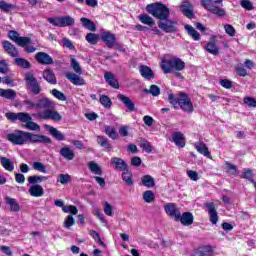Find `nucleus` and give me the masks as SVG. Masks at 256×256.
Masks as SVG:
<instances>
[{"mask_svg": "<svg viewBox=\"0 0 256 256\" xmlns=\"http://www.w3.org/2000/svg\"><path fill=\"white\" fill-rule=\"evenodd\" d=\"M225 171L232 177H239V168L231 162H225Z\"/></svg>", "mask_w": 256, "mask_h": 256, "instance_id": "473e14b6", "label": "nucleus"}, {"mask_svg": "<svg viewBox=\"0 0 256 256\" xmlns=\"http://www.w3.org/2000/svg\"><path fill=\"white\" fill-rule=\"evenodd\" d=\"M146 11L149 15H152L155 19L163 21V19H169L171 10L165 4L161 2H155L146 6Z\"/></svg>", "mask_w": 256, "mask_h": 256, "instance_id": "20e7f679", "label": "nucleus"}, {"mask_svg": "<svg viewBox=\"0 0 256 256\" xmlns=\"http://www.w3.org/2000/svg\"><path fill=\"white\" fill-rule=\"evenodd\" d=\"M37 109H44L41 113L38 114L40 119H44L45 121L51 119V121L59 122L63 119V116L59 114V112L53 110L55 109V103L53 100H50L47 97L40 98L36 102Z\"/></svg>", "mask_w": 256, "mask_h": 256, "instance_id": "f03ea898", "label": "nucleus"}, {"mask_svg": "<svg viewBox=\"0 0 256 256\" xmlns=\"http://www.w3.org/2000/svg\"><path fill=\"white\" fill-rule=\"evenodd\" d=\"M178 96H175V94L170 93L168 94V102L174 109H180L184 111V113H193L195 111V108L193 107V102H191V98L189 95L183 91H180L178 93Z\"/></svg>", "mask_w": 256, "mask_h": 256, "instance_id": "7ed1b4c3", "label": "nucleus"}, {"mask_svg": "<svg viewBox=\"0 0 256 256\" xmlns=\"http://www.w3.org/2000/svg\"><path fill=\"white\" fill-rule=\"evenodd\" d=\"M29 193L31 197H43L45 190H43V187L41 185L34 184L29 188Z\"/></svg>", "mask_w": 256, "mask_h": 256, "instance_id": "c756f323", "label": "nucleus"}, {"mask_svg": "<svg viewBox=\"0 0 256 256\" xmlns=\"http://www.w3.org/2000/svg\"><path fill=\"white\" fill-rule=\"evenodd\" d=\"M140 148L145 151V153H151L153 151V146L151 145V142L147 139H140Z\"/></svg>", "mask_w": 256, "mask_h": 256, "instance_id": "49530a36", "label": "nucleus"}, {"mask_svg": "<svg viewBox=\"0 0 256 256\" xmlns=\"http://www.w3.org/2000/svg\"><path fill=\"white\" fill-rule=\"evenodd\" d=\"M194 147L200 155H204L207 159H213V156H211V152L209 151V147H207V144L202 140L196 142Z\"/></svg>", "mask_w": 256, "mask_h": 256, "instance_id": "aec40b11", "label": "nucleus"}, {"mask_svg": "<svg viewBox=\"0 0 256 256\" xmlns=\"http://www.w3.org/2000/svg\"><path fill=\"white\" fill-rule=\"evenodd\" d=\"M142 185L144 187H147L148 189H151L155 185V179L151 175H144L141 178Z\"/></svg>", "mask_w": 256, "mask_h": 256, "instance_id": "79ce46f5", "label": "nucleus"}, {"mask_svg": "<svg viewBox=\"0 0 256 256\" xmlns=\"http://www.w3.org/2000/svg\"><path fill=\"white\" fill-rule=\"evenodd\" d=\"M99 101L104 109H111L113 107V101L107 95H101Z\"/></svg>", "mask_w": 256, "mask_h": 256, "instance_id": "a18cd8bd", "label": "nucleus"}, {"mask_svg": "<svg viewBox=\"0 0 256 256\" xmlns=\"http://www.w3.org/2000/svg\"><path fill=\"white\" fill-rule=\"evenodd\" d=\"M117 98L119 99V101H121V103H123V105L130 113H133V111H137V109L135 108V102H133L131 98L123 94H118Z\"/></svg>", "mask_w": 256, "mask_h": 256, "instance_id": "4be33fe9", "label": "nucleus"}, {"mask_svg": "<svg viewBox=\"0 0 256 256\" xmlns=\"http://www.w3.org/2000/svg\"><path fill=\"white\" fill-rule=\"evenodd\" d=\"M27 116V120L22 121V123H26L27 129H30V131H39V129H41V126L32 121L31 115L29 113H27Z\"/></svg>", "mask_w": 256, "mask_h": 256, "instance_id": "4c0bfd02", "label": "nucleus"}, {"mask_svg": "<svg viewBox=\"0 0 256 256\" xmlns=\"http://www.w3.org/2000/svg\"><path fill=\"white\" fill-rule=\"evenodd\" d=\"M42 77L50 85H57V77L51 68L45 69L42 73Z\"/></svg>", "mask_w": 256, "mask_h": 256, "instance_id": "5701e85b", "label": "nucleus"}, {"mask_svg": "<svg viewBox=\"0 0 256 256\" xmlns=\"http://www.w3.org/2000/svg\"><path fill=\"white\" fill-rule=\"evenodd\" d=\"M35 59L39 65H53V63H55L53 57L46 52H38L35 55Z\"/></svg>", "mask_w": 256, "mask_h": 256, "instance_id": "2eb2a0df", "label": "nucleus"}, {"mask_svg": "<svg viewBox=\"0 0 256 256\" xmlns=\"http://www.w3.org/2000/svg\"><path fill=\"white\" fill-rule=\"evenodd\" d=\"M88 167L91 173H94V175H103V170L99 167V164L95 163L94 161L89 162Z\"/></svg>", "mask_w": 256, "mask_h": 256, "instance_id": "8fccbe9b", "label": "nucleus"}, {"mask_svg": "<svg viewBox=\"0 0 256 256\" xmlns=\"http://www.w3.org/2000/svg\"><path fill=\"white\" fill-rule=\"evenodd\" d=\"M71 67L77 75H83V69L81 68V65H79V62L75 58H71Z\"/></svg>", "mask_w": 256, "mask_h": 256, "instance_id": "864d4df0", "label": "nucleus"}, {"mask_svg": "<svg viewBox=\"0 0 256 256\" xmlns=\"http://www.w3.org/2000/svg\"><path fill=\"white\" fill-rule=\"evenodd\" d=\"M13 9H17V6L11 3H7L5 1H0V10L3 11V13H11Z\"/></svg>", "mask_w": 256, "mask_h": 256, "instance_id": "37998d69", "label": "nucleus"}, {"mask_svg": "<svg viewBox=\"0 0 256 256\" xmlns=\"http://www.w3.org/2000/svg\"><path fill=\"white\" fill-rule=\"evenodd\" d=\"M139 21L144 25H148V27H153V25H155V20H153L148 14L140 15Z\"/></svg>", "mask_w": 256, "mask_h": 256, "instance_id": "c03bdc74", "label": "nucleus"}, {"mask_svg": "<svg viewBox=\"0 0 256 256\" xmlns=\"http://www.w3.org/2000/svg\"><path fill=\"white\" fill-rule=\"evenodd\" d=\"M104 79L106 83L112 87V89H119V80L115 77V74L111 72L104 73Z\"/></svg>", "mask_w": 256, "mask_h": 256, "instance_id": "393cba45", "label": "nucleus"}, {"mask_svg": "<svg viewBox=\"0 0 256 256\" xmlns=\"http://www.w3.org/2000/svg\"><path fill=\"white\" fill-rule=\"evenodd\" d=\"M15 64L18 67H21V69H31V62H29V60L24 58H16Z\"/></svg>", "mask_w": 256, "mask_h": 256, "instance_id": "09e8293b", "label": "nucleus"}, {"mask_svg": "<svg viewBox=\"0 0 256 256\" xmlns=\"http://www.w3.org/2000/svg\"><path fill=\"white\" fill-rule=\"evenodd\" d=\"M225 33L229 35L230 37H235V34L237 33V30H235V27L231 24L224 25Z\"/></svg>", "mask_w": 256, "mask_h": 256, "instance_id": "680f3d73", "label": "nucleus"}, {"mask_svg": "<svg viewBox=\"0 0 256 256\" xmlns=\"http://www.w3.org/2000/svg\"><path fill=\"white\" fill-rule=\"evenodd\" d=\"M193 256H213V247L207 245L199 250H196Z\"/></svg>", "mask_w": 256, "mask_h": 256, "instance_id": "f704fd0d", "label": "nucleus"}, {"mask_svg": "<svg viewBox=\"0 0 256 256\" xmlns=\"http://www.w3.org/2000/svg\"><path fill=\"white\" fill-rule=\"evenodd\" d=\"M164 211L168 217L171 219H174V221L177 220L179 215L181 214V211L177 208L176 203H167L164 205Z\"/></svg>", "mask_w": 256, "mask_h": 256, "instance_id": "f8f14e48", "label": "nucleus"}, {"mask_svg": "<svg viewBox=\"0 0 256 256\" xmlns=\"http://www.w3.org/2000/svg\"><path fill=\"white\" fill-rule=\"evenodd\" d=\"M7 140L12 145H25V143H44V145H51L53 143V140L45 135L33 134L23 130H15L14 133L7 134Z\"/></svg>", "mask_w": 256, "mask_h": 256, "instance_id": "f257e3e1", "label": "nucleus"}, {"mask_svg": "<svg viewBox=\"0 0 256 256\" xmlns=\"http://www.w3.org/2000/svg\"><path fill=\"white\" fill-rule=\"evenodd\" d=\"M16 45H18V47H23L26 53H35L37 51V48L34 46H29L31 45V37L20 36Z\"/></svg>", "mask_w": 256, "mask_h": 256, "instance_id": "9b49d317", "label": "nucleus"}, {"mask_svg": "<svg viewBox=\"0 0 256 256\" xmlns=\"http://www.w3.org/2000/svg\"><path fill=\"white\" fill-rule=\"evenodd\" d=\"M201 5L206 11L217 15V17H225V9L215 6L213 0H201Z\"/></svg>", "mask_w": 256, "mask_h": 256, "instance_id": "6e6552de", "label": "nucleus"}, {"mask_svg": "<svg viewBox=\"0 0 256 256\" xmlns=\"http://www.w3.org/2000/svg\"><path fill=\"white\" fill-rule=\"evenodd\" d=\"M57 183H61V185H67L68 183H71V175L59 174Z\"/></svg>", "mask_w": 256, "mask_h": 256, "instance_id": "6e6d98bb", "label": "nucleus"}, {"mask_svg": "<svg viewBox=\"0 0 256 256\" xmlns=\"http://www.w3.org/2000/svg\"><path fill=\"white\" fill-rule=\"evenodd\" d=\"M205 207L208 209L211 224L217 225V222L219 221V215L217 214V209H215V203L208 202L205 204Z\"/></svg>", "mask_w": 256, "mask_h": 256, "instance_id": "dca6fc26", "label": "nucleus"}, {"mask_svg": "<svg viewBox=\"0 0 256 256\" xmlns=\"http://www.w3.org/2000/svg\"><path fill=\"white\" fill-rule=\"evenodd\" d=\"M240 5L246 11H253V3L249 0H241Z\"/></svg>", "mask_w": 256, "mask_h": 256, "instance_id": "0e129e2a", "label": "nucleus"}, {"mask_svg": "<svg viewBox=\"0 0 256 256\" xmlns=\"http://www.w3.org/2000/svg\"><path fill=\"white\" fill-rule=\"evenodd\" d=\"M44 128L50 133V135H52L54 139H56V141H65V135H63L61 131L57 130V128L51 125H45Z\"/></svg>", "mask_w": 256, "mask_h": 256, "instance_id": "a878e982", "label": "nucleus"}, {"mask_svg": "<svg viewBox=\"0 0 256 256\" xmlns=\"http://www.w3.org/2000/svg\"><path fill=\"white\" fill-rule=\"evenodd\" d=\"M6 205H9L10 211H13L14 213H19L21 211V206L17 203V200L15 198H11L7 196L5 198Z\"/></svg>", "mask_w": 256, "mask_h": 256, "instance_id": "7c9ffc66", "label": "nucleus"}, {"mask_svg": "<svg viewBox=\"0 0 256 256\" xmlns=\"http://www.w3.org/2000/svg\"><path fill=\"white\" fill-rule=\"evenodd\" d=\"M60 155L66 161H73L75 159V151L71 150L69 146H64L60 149Z\"/></svg>", "mask_w": 256, "mask_h": 256, "instance_id": "cd10ccee", "label": "nucleus"}, {"mask_svg": "<svg viewBox=\"0 0 256 256\" xmlns=\"http://www.w3.org/2000/svg\"><path fill=\"white\" fill-rule=\"evenodd\" d=\"M32 167L34 171H39V173H47V167L41 162H34Z\"/></svg>", "mask_w": 256, "mask_h": 256, "instance_id": "4d7b16f0", "label": "nucleus"}, {"mask_svg": "<svg viewBox=\"0 0 256 256\" xmlns=\"http://www.w3.org/2000/svg\"><path fill=\"white\" fill-rule=\"evenodd\" d=\"M80 23H82L84 29H87L88 31H97V26L95 25V22H93V20L89 18H80Z\"/></svg>", "mask_w": 256, "mask_h": 256, "instance_id": "2f4dec72", "label": "nucleus"}, {"mask_svg": "<svg viewBox=\"0 0 256 256\" xmlns=\"http://www.w3.org/2000/svg\"><path fill=\"white\" fill-rule=\"evenodd\" d=\"M66 78L68 79V81H70L73 85H76L77 87H82L83 85H85V79H83L81 76L77 74L67 72Z\"/></svg>", "mask_w": 256, "mask_h": 256, "instance_id": "b1692460", "label": "nucleus"}, {"mask_svg": "<svg viewBox=\"0 0 256 256\" xmlns=\"http://www.w3.org/2000/svg\"><path fill=\"white\" fill-rule=\"evenodd\" d=\"M0 163H1L2 167H4V169L6 171H9L10 173H12V171H14V169H15V165L13 164L11 159H9L7 157H1Z\"/></svg>", "mask_w": 256, "mask_h": 256, "instance_id": "c9c22d12", "label": "nucleus"}, {"mask_svg": "<svg viewBox=\"0 0 256 256\" xmlns=\"http://www.w3.org/2000/svg\"><path fill=\"white\" fill-rule=\"evenodd\" d=\"M122 181L128 186L132 187L133 185V172L129 171V168L122 171Z\"/></svg>", "mask_w": 256, "mask_h": 256, "instance_id": "72a5a7b5", "label": "nucleus"}, {"mask_svg": "<svg viewBox=\"0 0 256 256\" xmlns=\"http://www.w3.org/2000/svg\"><path fill=\"white\" fill-rule=\"evenodd\" d=\"M207 53H210V55H219V47L217 46V37L211 36L210 41L206 44L205 47Z\"/></svg>", "mask_w": 256, "mask_h": 256, "instance_id": "412c9836", "label": "nucleus"}, {"mask_svg": "<svg viewBox=\"0 0 256 256\" xmlns=\"http://www.w3.org/2000/svg\"><path fill=\"white\" fill-rule=\"evenodd\" d=\"M104 213L108 217H113V206L109 202H105L104 204Z\"/></svg>", "mask_w": 256, "mask_h": 256, "instance_id": "338daca9", "label": "nucleus"}, {"mask_svg": "<svg viewBox=\"0 0 256 256\" xmlns=\"http://www.w3.org/2000/svg\"><path fill=\"white\" fill-rule=\"evenodd\" d=\"M185 30L188 35L193 39V41H201V34L195 30V28L191 25H186Z\"/></svg>", "mask_w": 256, "mask_h": 256, "instance_id": "e433bc0d", "label": "nucleus"}, {"mask_svg": "<svg viewBox=\"0 0 256 256\" xmlns=\"http://www.w3.org/2000/svg\"><path fill=\"white\" fill-rule=\"evenodd\" d=\"M73 225H75V219L73 218V215H68L64 221V227L66 229H71Z\"/></svg>", "mask_w": 256, "mask_h": 256, "instance_id": "e2e57ef3", "label": "nucleus"}, {"mask_svg": "<svg viewBox=\"0 0 256 256\" xmlns=\"http://www.w3.org/2000/svg\"><path fill=\"white\" fill-rule=\"evenodd\" d=\"M243 101H244V104L249 106V107H253V108L256 107V100L253 97H245L243 99Z\"/></svg>", "mask_w": 256, "mask_h": 256, "instance_id": "774afa93", "label": "nucleus"}, {"mask_svg": "<svg viewBox=\"0 0 256 256\" xmlns=\"http://www.w3.org/2000/svg\"><path fill=\"white\" fill-rule=\"evenodd\" d=\"M101 40L103 43H105L108 49H113V47H116L117 45V36H115V34L111 33L110 31L102 32Z\"/></svg>", "mask_w": 256, "mask_h": 256, "instance_id": "9d476101", "label": "nucleus"}, {"mask_svg": "<svg viewBox=\"0 0 256 256\" xmlns=\"http://www.w3.org/2000/svg\"><path fill=\"white\" fill-rule=\"evenodd\" d=\"M140 74L144 77V79L155 78V73H153V70L149 68V66H142L140 69Z\"/></svg>", "mask_w": 256, "mask_h": 256, "instance_id": "58836bf2", "label": "nucleus"}, {"mask_svg": "<svg viewBox=\"0 0 256 256\" xmlns=\"http://www.w3.org/2000/svg\"><path fill=\"white\" fill-rule=\"evenodd\" d=\"M172 141L173 143H175L176 147L183 148L186 145L185 135H183V133L181 132H174L172 134Z\"/></svg>", "mask_w": 256, "mask_h": 256, "instance_id": "bb28decb", "label": "nucleus"}, {"mask_svg": "<svg viewBox=\"0 0 256 256\" xmlns=\"http://www.w3.org/2000/svg\"><path fill=\"white\" fill-rule=\"evenodd\" d=\"M146 93H150V95H152L153 97H159V95H161V88H159V86L153 84L150 86L149 90H145Z\"/></svg>", "mask_w": 256, "mask_h": 256, "instance_id": "5fc2aeb1", "label": "nucleus"}, {"mask_svg": "<svg viewBox=\"0 0 256 256\" xmlns=\"http://www.w3.org/2000/svg\"><path fill=\"white\" fill-rule=\"evenodd\" d=\"M5 117L6 119H8V121H11L12 123H15V121H20L21 123H23V121H27L28 119L27 113L25 112H8L5 114Z\"/></svg>", "mask_w": 256, "mask_h": 256, "instance_id": "6ab92c4d", "label": "nucleus"}, {"mask_svg": "<svg viewBox=\"0 0 256 256\" xmlns=\"http://www.w3.org/2000/svg\"><path fill=\"white\" fill-rule=\"evenodd\" d=\"M219 84L224 89H231V87H233V82L231 80H229V79H220L219 80Z\"/></svg>", "mask_w": 256, "mask_h": 256, "instance_id": "69168bd1", "label": "nucleus"}, {"mask_svg": "<svg viewBox=\"0 0 256 256\" xmlns=\"http://www.w3.org/2000/svg\"><path fill=\"white\" fill-rule=\"evenodd\" d=\"M195 220V217L193 216V213L191 212H183L176 218V222H181V225L184 227H189L190 225H193V221Z\"/></svg>", "mask_w": 256, "mask_h": 256, "instance_id": "ddd939ff", "label": "nucleus"}, {"mask_svg": "<svg viewBox=\"0 0 256 256\" xmlns=\"http://www.w3.org/2000/svg\"><path fill=\"white\" fill-rule=\"evenodd\" d=\"M47 21L51 25H54V27H71L75 25V19L71 16L49 17Z\"/></svg>", "mask_w": 256, "mask_h": 256, "instance_id": "0eeeda50", "label": "nucleus"}, {"mask_svg": "<svg viewBox=\"0 0 256 256\" xmlns=\"http://www.w3.org/2000/svg\"><path fill=\"white\" fill-rule=\"evenodd\" d=\"M20 34L18 31L16 30H10L8 31V39H10L11 41H13L14 43H16L17 41H19L20 38Z\"/></svg>", "mask_w": 256, "mask_h": 256, "instance_id": "052dcab7", "label": "nucleus"}, {"mask_svg": "<svg viewBox=\"0 0 256 256\" xmlns=\"http://www.w3.org/2000/svg\"><path fill=\"white\" fill-rule=\"evenodd\" d=\"M63 213H71V215H77L79 213V209L75 205H69L63 207Z\"/></svg>", "mask_w": 256, "mask_h": 256, "instance_id": "bf43d9fd", "label": "nucleus"}, {"mask_svg": "<svg viewBox=\"0 0 256 256\" xmlns=\"http://www.w3.org/2000/svg\"><path fill=\"white\" fill-rule=\"evenodd\" d=\"M175 25H177V22L169 18L160 20L158 22L159 29L164 31V33H175V31H177V28L175 27Z\"/></svg>", "mask_w": 256, "mask_h": 256, "instance_id": "1a4fd4ad", "label": "nucleus"}, {"mask_svg": "<svg viewBox=\"0 0 256 256\" xmlns=\"http://www.w3.org/2000/svg\"><path fill=\"white\" fill-rule=\"evenodd\" d=\"M110 165H112V167H114L116 171H127V169L129 168V165H127V162H125V160L119 157L111 158Z\"/></svg>", "mask_w": 256, "mask_h": 256, "instance_id": "a211bd4d", "label": "nucleus"}, {"mask_svg": "<svg viewBox=\"0 0 256 256\" xmlns=\"http://www.w3.org/2000/svg\"><path fill=\"white\" fill-rule=\"evenodd\" d=\"M180 11L188 19H193V17H195V12H193V4H191L189 0L182 1Z\"/></svg>", "mask_w": 256, "mask_h": 256, "instance_id": "4468645a", "label": "nucleus"}, {"mask_svg": "<svg viewBox=\"0 0 256 256\" xmlns=\"http://www.w3.org/2000/svg\"><path fill=\"white\" fill-rule=\"evenodd\" d=\"M96 141L98 145H100V147H103L104 149H113L111 142H109V139L105 136H97Z\"/></svg>", "mask_w": 256, "mask_h": 256, "instance_id": "ea45409f", "label": "nucleus"}, {"mask_svg": "<svg viewBox=\"0 0 256 256\" xmlns=\"http://www.w3.org/2000/svg\"><path fill=\"white\" fill-rule=\"evenodd\" d=\"M2 45H3L4 51H5V53H7V55H9L10 57H19V50L9 40H4L2 42Z\"/></svg>", "mask_w": 256, "mask_h": 256, "instance_id": "f3484780", "label": "nucleus"}, {"mask_svg": "<svg viewBox=\"0 0 256 256\" xmlns=\"http://www.w3.org/2000/svg\"><path fill=\"white\" fill-rule=\"evenodd\" d=\"M0 97L3 99H8V101H13L17 97V92H15L13 89L0 88Z\"/></svg>", "mask_w": 256, "mask_h": 256, "instance_id": "c85d7f7f", "label": "nucleus"}, {"mask_svg": "<svg viewBox=\"0 0 256 256\" xmlns=\"http://www.w3.org/2000/svg\"><path fill=\"white\" fill-rule=\"evenodd\" d=\"M25 83H26V89L32 93V95H40L41 91H43V88L41 87V84L35 78V74L32 72H28L25 74L24 77Z\"/></svg>", "mask_w": 256, "mask_h": 256, "instance_id": "423d86ee", "label": "nucleus"}, {"mask_svg": "<svg viewBox=\"0 0 256 256\" xmlns=\"http://www.w3.org/2000/svg\"><path fill=\"white\" fill-rule=\"evenodd\" d=\"M52 95H53V97L58 99V101H67V96L65 95V93H63L55 88L52 90Z\"/></svg>", "mask_w": 256, "mask_h": 256, "instance_id": "13d9d810", "label": "nucleus"}, {"mask_svg": "<svg viewBox=\"0 0 256 256\" xmlns=\"http://www.w3.org/2000/svg\"><path fill=\"white\" fill-rule=\"evenodd\" d=\"M160 67L165 75L173 73V71H183L185 69V61L179 57H172L170 59H163Z\"/></svg>", "mask_w": 256, "mask_h": 256, "instance_id": "39448f33", "label": "nucleus"}, {"mask_svg": "<svg viewBox=\"0 0 256 256\" xmlns=\"http://www.w3.org/2000/svg\"><path fill=\"white\" fill-rule=\"evenodd\" d=\"M104 133L108 135L110 139H113V140L118 139L119 137V134L117 133L115 128L112 126H105Z\"/></svg>", "mask_w": 256, "mask_h": 256, "instance_id": "de8ad7c7", "label": "nucleus"}, {"mask_svg": "<svg viewBox=\"0 0 256 256\" xmlns=\"http://www.w3.org/2000/svg\"><path fill=\"white\" fill-rule=\"evenodd\" d=\"M43 181H47V176L33 175L28 177V183L30 185H38L37 183H43Z\"/></svg>", "mask_w": 256, "mask_h": 256, "instance_id": "a19ab883", "label": "nucleus"}, {"mask_svg": "<svg viewBox=\"0 0 256 256\" xmlns=\"http://www.w3.org/2000/svg\"><path fill=\"white\" fill-rule=\"evenodd\" d=\"M85 39L90 45H97L99 43V35L95 33H88Z\"/></svg>", "mask_w": 256, "mask_h": 256, "instance_id": "3c124183", "label": "nucleus"}, {"mask_svg": "<svg viewBox=\"0 0 256 256\" xmlns=\"http://www.w3.org/2000/svg\"><path fill=\"white\" fill-rule=\"evenodd\" d=\"M142 197L145 203H153V201H155V193L151 190H146Z\"/></svg>", "mask_w": 256, "mask_h": 256, "instance_id": "603ef678", "label": "nucleus"}]
</instances>
